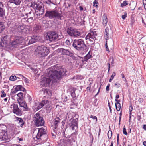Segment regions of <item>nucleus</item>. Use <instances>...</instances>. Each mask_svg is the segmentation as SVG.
Masks as SVG:
<instances>
[{"instance_id":"f257e3e1","label":"nucleus","mask_w":146,"mask_h":146,"mask_svg":"<svg viewBox=\"0 0 146 146\" xmlns=\"http://www.w3.org/2000/svg\"><path fill=\"white\" fill-rule=\"evenodd\" d=\"M48 71V77L47 78L43 77L41 79L40 82L41 85L47 87L49 86L50 83L57 82L62 76L66 75V69L59 65L57 64L52 66Z\"/></svg>"},{"instance_id":"f03ea898","label":"nucleus","mask_w":146,"mask_h":146,"mask_svg":"<svg viewBox=\"0 0 146 146\" xmlns=\"http://www.w3.org/2000/svg\"><path fill=\"white\" fill-rule=\"evenodd\" d=\"M34 135L38 139H41L43 141H46L48 138L46 130L43 128L35 129L33 133V136Z\"/></svg>"},{"instance_id":"7ed1b4c3","label":"nucleus","mask_w":146,"mask_h":146,"mask_svg":"<svg viewBox=\"0 0 146 146\" xmlns=\"http://www.w3.org/2000/svg\"><path fill=\"white\" fill-rule=\"evenodd\" d=\"M45 16L50 19H56L60 20L63 18L61 12L56 8L52 11H46Z\"/></svg>"},{"instance_id":"20e7f679","label":"nucleus","mask_w":146,"mask_h":146,"mask_svg":"<svg viewBox=\"0 0 146 146\" xmlns=\"http://www.w3.org/2000/svg\"><path fill=\"white\" fill-rule=\"evenodd\" d=\"M72 46L77 50L86 51V46L81 39L75 40L73 41Z\"/></svg>"},{"instance_id":"39448f33","label":"nucleus","mask_w":146,"mask_h":146,"mask_svg":"<svg viewBox=\"0 0 146 146\" xmlns=\"http://www.w3.org/2000/svg\"><path fill=\"white\" fill-rule=\"evenodd\" d=\"M23 93L22 92H20L17 94L18 97L17 98V100L20 107L22 108L21 110L23 111H27L28 108L27 107V104L23 102Z\"/></svg>"},{"instance_id":"423d86ee","label":"nucleus","mask_w":146,"mask_h":146,"mask_svg":"<svg viewBox=\"0 0 146 146\" xmlns=\"http://www.w3.org/2000/svg\"><path fill=\"white\" fill-rule=\"evenodd\" d=\"M36 52L40 57L47 56L49 52L47 48L44 45L38 47L36 50Z\"/></svg>"},{"instance_id":"0eeeda50","label":"nucleus","mask_w":146,"mask_h":146,"mask_svg":"<svg viewBox=\"0 0 146 146\" xmlns=\"http://www.w3.org/2000/svg\"><path fill=\"white\" fill-rule=\"evenodd\" d=\"M33 121L37 127L43 126L44 123L43 118L38 113L34 115Z\"/></svg>"},{"instance_id":"6e6552de","label":"nucleus","mask_w":146,"mask_h":146,"mask_svg":"<svg viewBox=\"0 0 146 146\" xmlns=\"http://www.w3.org/2000/svg\"><path fill=\"white\" fill-rule=\"evenodd\" d=\"M59 36L56 32L50 31L47 33L46 37L47 40L52 42L59 40Z\"/></svg>"},{"instance_id":"1a4fd4ad","label":"nucleus","mask_w":146,"mask_h":146,"mask_svg":"<svg viewBox=\"0 0 146 146\" xmlns=\"http://www.w3.org/2000/svg\"><path fill=\"white\" fill-rule=\"evenodd\" d=\"M48 103V101L46 100H43L41 102L35 103L33 106V108L35 111H37Z\"/></svg>"},{"instance_id":"9d476101","label":"nucleus","mask_w":146,"mask_h":146,"mask_svg":"<svg viewBox=\"0 0 146 146\" xmlns=\"http://www.w3.org/2000/svg\"><path fill=\"white\" fill-rule=\"evenodd\" d=\"M12 40H11V45L13 47H17L20 45L22 42V38L18 36L12 37Z\"/></svg>"},{"instance_id":"9b49d317","label":"nucleus","mask_w":146,"mask_h":146,"mask_svg":"<svg viewBox=\"0 0 146 146\" xmlns=\"http://www.w3.org/2000/svg\"><path fill=\"white\" fill-rule=\"evenodd\" d=\"M67 31L68 35L72 37H77L80 35L79 32L72 28H68Z\"/></svg>"},{"instance_id":"f8f14e48","label":"nucleus","mask_w":146,"mask_h":146,"mask_svg":"<svg viewBox=\"0 0 146 146\" xmlns=\"http://www.w3.org/2000/svg\"><path fill=\"white\" fill-rule=\"evenodd\" d=\"M97 35L95 31H91L85 37L86 40L89 39L90 41L93 42L96 39V36Z\"/></svg>"},{"instance_id":"ddd939ff","label":"nucleus","mask_w":146,"mask_h":146,"mask_svg":"<svg viewBox=\"0 0 146 146\" xmlns=\"http://www.w3.org/2000/svg\"><path fill=\"white\" fill-rule=\"evenodd\" d=\"M10 108H13V111L14 114L17 115H20L22 114V112L18 108V105L17 104H13L11 105Z\"/></svg>"},{"instance_id":"4468645a","label":"nucleus","mask_w":146,"mask_h":146,"mask_svg":"<svg viewBox=\"0 0 146 146\" xmlns=\"http://www.w3.org/2000/svg\"><path fill=\"white\" fill-rule=\"evenodd\" d=\"M9 138L7 137V131L2 130L0 133V141H5L7 142Z\"/></svg>"},{"instance_id":"2eb2a0df","label":"nucleus","mask_w":146,"mask_h":146,"mask_svg":"<svg viewBox=\"0 0 146 146\" xmlns=\"http://www.w3.org/2000/svg\"><path fill=\"white\" fill-rule=\"evenodd\" d=\"M72 125L70 126V129L72 131H75L72 134L76 135L77 134V131H76L78 128L77 126V122L76 120L73 119L72 122Z\"/></svg>"},{"instance_id":"dca6fc26","label":"nucleus","mask_w":146,"mask_h":146,"mask_svg":"<svg viewBox=\"0 0 146 146\" xmlns=\"http://www.w3.org/2000/svg\"><path fill=\"white\" fill-rule=\"evenodd\" d=\"M60 119L57 117L54 119L52 122L51 125L55 129H57L58 127L60 124Z\"/></svg>"},{"instance_id":"f3484780","label":"nucleus","mask_w":146,"mask_h":146,"mask_svg":"<svg viewBox=\"0 0 146 146\" xmlns=\"http://www.w3.org/2000/svg\"><path fill=\"white\" fill-rule=\"evenodd\" d=\"M60 51H61L62 54L68 55L70 57L74 56L73 53L71 52L69 49L62 48L60 49Z\"/></svg>"},{"instance_id":"a211bd4d","label":"nucleus","mask_w":146,"mask_h":146,"mask_svg":"<svg viewBox=\"0 0 146 146\" xmlns=\"http://www.w3.org/2000/svg\"><path fill=\"white\" fill-rule=\"evenodd\" d=\"M60 143L61 145H63L64 146H71L70 141L66 138L61 139Z\"/></svg>"},{"instance_id":"6ab92c4d","label":"nucleus","mask_w":146,"mask_h":146,"mask_svg":"<svg viewBox=\"0 0 146 146\" xmlns=\"http://www.w3.org/2000/svg\"><path fill=\"white\" fill-rule=\"evenodd\" d=\"M23 26L19 24L16 25L14 26V29L15 31L17 32L18 33H21L22 29H23Z\"/></svg>"},{"instance_id":"aec40b11","label":"nucleus","mask_w":146,"mask_h":146,"mask_svg":"<svg viewBox=\"0 0 146 146\" xmlns=\"http://www.w3.org/2000/svg\"><path fill=\"white\" fill-rule=\"evenodd\" d=\"M36 9L39 15L43 14L44 12V8L42 6L39 5Z\"/></svg>"},{"instance_id":"412c9836","label":"nucleus","mask_w":146,"mask_h":146,"mask_svg":"<svg viewBox=\"0 0 146 146\" xmlns=\"http://www.w3.org/2000/svg\"><path fill=\"white\" fill-rule=\"evenodd\" d=\"M92 57V52L90 51L84 57V58L83 60H82V61L83 62L84 61L87 62L89 59L91 58Z\"/></svg>"},{"instance_id":"4be33fe9","label":"nucleus","mask_w":146,"mask_h":146,"mask_svg":"<svg viewBox=\"0 0 146 146\" xmlns=\"http://www.w3.org/2000/svg\"><path fill=\"white\" fill-rule=\"evenodd\" d=\"M5 10L3 9V5L0 2V17H3L5 14Z\"/></svg>"},{"instance_id":"5701e85b","label":"nucleus","mask_w":146,"mask_h":146,"mask_svg":"<svg viewBox=\"0 0 146 146\" xmlns=\"http://www.w3.org/2000/svg\"><path fill=\"white\" fill-rule=\"evenodd\" d=\"M23 29H22L21 34H27L29 33V28L27 26H23Z\"/></svg>"},{"instance_id":"b1692460","label":"nucleus","mask_w":146,"mask_h":146,"mask_svg":"<svg viewBox=\"0 0 146 146\" xmlns=\"http://www.w3.org/2000/svg\"><path fill=\"white\" fill-rule=\"evenodd\" d=\"M17 122V123L19 127H22L24 124L23 120L21 118L17 117L16 118Z\"/></svg>"},{"instance_id":"393cba45","label":"nucleus","mask_w":146,"mask_h":146,"mask_svg":"<svg viewBox=\"0 0 146 146\" xmlns=\"http://www.w3.org/2000/svg\"><path fill=\"white\" fill-rule=\"evenodd\" d=\"M102 24L104 26H106L108 22V19L106 15L104 14L102 16Z\"/></svg>"},{"instance_id":"a878e982","label":"nucleus","mask_w":146,"mask_h":146,"mask_svg":"<svg viewBox=\"0 0 146 146\" xmlns=\"http://www.w3.org/2000/svg\"><path fill=\"white\" fill-rule=\"evenodd\" d=\"M29 5L30 6V7L33 8L34 9H36L39 6L37 3L35 1L32 2L31 3H29Z\"/></svg>"},{"instance_id":"bb28decb","label":"nucleus","mask_w":146,"mask_h":146,"mask_svg":"<svg viewBox=\"0 0 146 146\" xmlns=\"http://www.w3.org/2000/svg\"><path fill=\"white\" fill-rule=\"evenodd\" d=\"M15 86V89H16V90L17 91H24L25 90V88L21 85L16 86Z\"/></svg>"},{"instance_id":"cd10ccee","label":"nucleus","mask_w":146,"mask_h":146,"mask_svg":"<svg viewBox=\"0 0 146 146\" xmlns=\"http://www.w3.org/2000/svg\"><path fill=\"white\" fill-rule=\"evenodd\" d=\"M9 2L14 3L16 5H19L21 2V0H9Z\"/></svg>"},{"instance_id":"c85d7f7f","label":"nucleus","mask_w":146,"mask_h":146,"mask_svg":"<svg viewBox=\"0 0 146 146\" xmlns=\"http://www.w3.org/2000/svg\"><path fill=\"white\" fill-rule=\"evenodd\" d=\"M35 36H32L31 37V38L30 39V40H29V43L31 44H32L33 43L35 42H36V40H37V38H35Z\"/></svg>"},{"instance_id":"c756f323","label":"nucleus","mask_w":146,"mask_h":146,"mask_svg":"<svg viewBox=\"0 0 146 146\" xmlns=\"http://www.w3.org/2000/svg\"><path fill=\"white\" fill-rule=\"evenodd\" d=\"M40 28V26L38 25H36L34 27L33 31L34 32L37 33L38 32Z\"/></svg>"},{"instance_id":"7c9ffc66","label":"nucleus","mask_w":146,"mask_h":146,"mask_svg":"<svg viewBox=\"0 0 146 146\" xmlns=\"http://www.w3.org/2000/svg\"><path fill=\"white\" fill-rule=\"evenodd\" d=\"M129 6H130V8L132 10H133L135 9V3L133 1L131 2L129 4Z\"/></svg>"},{"instance_id":"2f4dec72","label":"nucleus","mask_w":146,"mask_h":146,"mask_svg":"<svg viewBox=\"0 0 146 146\" xmlns=\"http://www.w3.org/2000/svg\"><path fill=\"white\" fill-rule=\"evenodd\" d=\"M121 105L120 104H115L116 108L117 111H119L120 110L121 108Z\"/></svg>"},{"instance_id":"473e14b6","label":"nucleus","mask_w":146,"mask_h":146,"mask_svg":"<svg viewBox=\"0 0 146 146\" xmlns=\"http://www.w3.org/2000/svg\"><path fill=\"white\" fill-rule=\"evenodd\" d=\"M17 78H19L18 77H17L15 76H11L10 77L9 80L11 81H14Z\"/></svg>"},{"instance_id":"72a5a7b5","label":"nucleus","mask_w":146,"mask_h":146,"mask_svg":"<svg viewBox=\"0 0 146 146\" xmlns=\"http://www.w3.org/2000/svg\"><path fill=\"white\" fill-rule=\"evenodd\" d=\"M112 133L111 131H109L108 133V136L109 139H110L112 137Z\"/></svg>"},{"instance_id":"f704fd0d","label":"nucleus","mask_w":146,"mask_h":146,"mask_svg":"<svg viewBox=\"0 0 146 146\" xmlns=\"http://www.w3.org/2000/svg\"><path fill=\"white\" fill-rule=\"evenodd\" d=\"M128 4V3L127 2V1H125L123 2L121 5V6L122 7L124 6H126Z\"/></svg>"},{"instance_id":"c9c22d12","label":"nucleus","mask_w":146,"mask_h":146,"mask_svg":"<svg viewBox=\"0 0 146 146\" xmlns=\"http://www.w3.org/2000/svg\"><path fill=\"white\" fill-rule=\"evenodd\" d=\"M18 76H20L23 78L22 79L24 80L26 83H28V79L26 78L25 77H24L23 76V75H21L20 74H19L18 75Z\"/></svg>"},{"instance_id":"e433bc0d","label":"nucleus","mask_w":146,"mask_h":146,"mask_svg":"<svg viewBox=\"0 0 146 146\" xmlns=\"http://www.w3.org/2000/svg\"><path fill=\"white\" fill-rule=\"evenodd\" d=\"M17 91L14 88V89L12 90L11 92L10 95L11 96H13L16 93Z\"/></svg>"},{"instance_id":"4c0bfd02","label":"nucleus","mask_w":146,"mask_h":146,"mask_svg":"<svg viewBox=\"0 0 146 146\" xmlns=\"http://www.w3.org/2000/svg\"><path fill=\"white\" fill-rule=\"evenodd\" d=\"M115 75H116V74L115 72H113V74H112V75L111 76L110 78V79L109 80L110 82H111V81L113 79L114 77L115 76Z\"/></svg>"},{"instance_id":"58836bf2","label":"nucleus","mask_w":146,"mask_h":146,"mask_svg":"<svg viewBox=\"0 0 146 146\" xmlns=\"http://www.w3.org/2000/svg\"><path fill=\"white\" fill-rule=\"evenodd\" d=\"M26 21L29 22H31L33 20V17L31 16L29 17L27 19Z\"/></svg>"},{"instance_id":"ea45409f","label":"nucleus","mask_w":146,"mask_h":146,"mask_svg":"<svg viewBox=\"0 0 146 146\" xmlns=\"http://www.w3.org/2000/svg\"><path fill=\"white\" fill-rule=\"evenodd\" d=\"M5 27L4 25L0 23V33H1L4 30Z\"/></svg>"},{"instance_id":"a19ab883","label":"nucleus","mask_w":146,"mask_h":146,"mask_svg":"<svg viewBox=\"0 0 146 146\" xmlns=\"http://www.w3.org/2000/svg\"><path fill=\"white\" fill-rule=\"evenodd\" d=\"M109 33H104V37L105 39L108 40L109 38Z\"/></svg>"},{"instance_id":"79ce46f5","label":"nucleus","mask_w":146,"mask_h":146,"mask_svg":"<svg viewBox=\"0 0 146 146\" xmlns=\"http://www.w3.org/2000/svg\"><path fill=\"white\" fill-rule=\"evenodd\" d=\"M123 134H124L126 135H127V133L126 131V128H125V126H124V127H123Z\"/></svg>"},{"instance_id":"37998d69","label":"nucleus","mask_w":146,"mask_h":146,"mask_svg":"<svg viewBox=\"0 0 146 146\" xmlns=\"http://www.w3.org/2000/svg\"><path fill=\"white\" fill-rule=\"evenodd\" d=\"M30 68L35 73H37L38 72L37 70L35 68L32 67L31 68Z\"/></svg>"},{"instance_id":"c03bdc74","label":"nucleus","mask_w":146,"mask_h":146,"mask_svg":"<svg viewBox=\"0 0 146 146\" xmlns=\"http://www.w3.org/2000/svg\"><path fill=\"white\" fill-rule=\"evenodd\" d=\"M108 42V41L107 40H106V44H105V46H106V50L107 51H110L108 49V46L107 45V42Z\"/></svg>"},{"instance_id":"a18cd8bd","label":"nucleus","mask_w":146,"mask_h":146,"mask_svg":"<svg viewBox=\"0 0 146 146\" xmlns=\"http://www.w3.org/2000/svg\"><path fill=\"white\" fill-rule=\"evenodd\" d=\"M27 15H23L22 16H21V19H24L25 21H26V19H27L28 17H27Z\"/></svg>"},{"instance_id":"49530a36","label":"nucleus","mask_w":146,"mask_h":146,"mask_svg":"<svg viewBox=\"0 0 146 146\" xmlns=\"http://www.w3.org/2000/svg\"><path fill=\"white\" fill-rule=\"evenodd\" d=\"M90 118H92L94 120L96 119V122H97V119L96 116L91 115L90 116Z\"/></svg>"},{"instance_id":"de8ad7c7","label":"nucleus","mask_w":146,"mask_h":146,"mask_svg":"<svg viewBox=\"0 0 146 146\" xmlns=\"http://www.w3.org/2000/svg\"><path fill=\"white\" fill-rule=\"evenodd\" d=\"M127 13L125 12V14L124 15H123L122 16V18L123 20H124L125 19L126 17H127Z\"/></svg>"},{"instance_id":"09e8293b","label":"nucleus","mask_w":146,"mask_h":146,"mask_svg":"<svg viewBox=\"0 0 146 146\" xmlns=\"http://www.w3.org/2000/svg\"><path fill=\"white\" fill-rule=\"evenodd\" d=\"M109 33V29L108 27H106L105 31V32L104 33Z\"/></svg>"},{"instance_id":"8fccbe9b","label":"nucleus","mask_w":146,"mask_h":146,"mask_svg":"<svg viewBox=\"0 0 146 146\" xmlns=\"http://www.w3.org/2000/svg\"><path fill=\"white\" fill-rule=\"evenodd\" d=\"M75 90H72V91L71 93V95L73 97H75Z\"/></svg>"},{"instance_id":"3c124183","label":"nucleus","mask_w":146,"mask_h":146,"mask_svg":"<svg viewBox=\"0 0 146 146\" xmlns=\"http://www.w3.org/2000/svg\"><path fill=\"white\" fill-rule=\"evenodd\" d=\"M110 84H108L106 88V90L107 91H109L110 90Z\"/></svg>"},{"instance_id":"603ef678","label":"nucleus","mask_w":146,"mask_h":146,"mask_svg":"<svg viewBox=\"0 0 146 146\" xmlns=\"http://www.w3.org/2000/svg\"><path fill=\"white\" fill-rule=\"evenodd\" d=\"M32 14V12H30L29 13H27L26 15H27V17H29L31 16L32 15H31Z\"/></svg>"},{"instance_id":"864d4df0","label":"nucleus","mask_w":146,"mask_h":146,"mask_svg":"<svg viewBox=\"0 0 146 146\" xmlns=\"http://www.w3.org/2000/svg\"><path fill=\"white\" fill-rule=\"evenodd\" d=\"M129 113H131V111L133 110V107L132 105H131L129 106Z\"/></svg>"},{"instance_id":"5fc2aeb1","label":"nucleus","mask_w":146,"mask_h":146,"mask_svg":"<svg viewBox=\"0 0 146 146\" xmlns=\"http://www.w3.org/2000/svg\"><path fill=\"white\" fill-rule=\"evenodd\" d=\"M120 85L119 83L117 82L115 84L114 86L116 87L117 88H119L120 87Z\"/></svg>"},{"instance_id":"6e6d98bb","label":"nucleus","mask_w":146,"mask_h":146,"mask_svg":"<svg viewBox=\"0 0 146 146\" xmlns=\"http://www.w3.org/2000/svg\"><path fill=\"white\" fill-rule=\"evenodd\" d=\"M108 72L109 73L110 72V64L109 63H108Z\"/></svg>"},{"instance_id":"4d7b16f0","label":"nucleus","mask_w":146,"mask_h":146,"mask_svg":"<svg viewBox=\"0 0 146 146\" xmlns=\"http://www.w3.org/2000/svg\"><path fill=\"white\" fill-rule=\"evenodd\" d=\"M121 76L122 77V78L123 79H124V80L125 81V82H126V79L125 78V76L123 74H121Z\"/></svg>"},{"instance_id":"13d9d810","label":"nucleus","mask_w":146,"mask_h":146,"mask_svg":"<svg viewBox=\"0 0 146 146\" xmlns=\"http://www.w3.org/2000/svg\"><path fill=\"white\" fill-rule=\"evenodd\" d=\"M115 101L117 102H116L115 103V104H120V100H118L117 99H115Z\"/></svg>"},{"instance_id":"bf43d9fd","label":"nucleus","mask_w":146,"mask_h":146,"mask_svg":"<svg viewBox=\"0 0 146 146\" xmlns=\"http://www.w3.org/2000/svg\"><path fill=\"white\" fill-rule=\"evenodd\" d=\"M65 42L66 44L68 45H69L70 44V42L68 40H67Z\"/></svg>"},{"instance_id":"052dcab7","label":"nucleus","mask_w":146,"mask_h":146,"mask_svg":"<svg viewBox=\"0 0 146 146\" xmlns=\"http://www.w3.org/2000/svg\"><path fill=\"white\" fill-rule=\"evenodd\" d=\"M42 91H44V93L45 92H46V93H48V92L49 91L48 90H47L46 89H44V88H43V89H42Z\"/></svg>"},{"instance_id":"680f3d73","label":"nucleus","mask_w":146,"mask_h":146,"mask_svg":"<svg viewBox=\"0 0 146 146\" xmlns=\"http://www.w3.org/2000/svg\"><path fill=\"white\" fill-rule=\"evenodd\" d=\"M135 20L134 19H131V25L132 26L133 24L135 22Z\"/></svg>"},{"instance_id":"e2e57ef3","label":"nucleus","mask_w":146,"mask_h":146,"mask_svg":"<svg viewBox=\"0 0 146 146\" xmlns=\"http://www.w3.org/2000/svg\"><path fill=\"white\" fill-rule=\"evenodd\" d=\"M122 111H120V113L119 114V115H120V116H119V119H120V121H121V116H122Z\"/></svg>"},{"instance_id":"0e129e2a","label":"nucleus","mask_w":146,"mask_h":146,"mask_svg":"<svg viewBox=\"0 0 146 146\" xmlns=\"http://www.w3.org/2000/svg\"><path fill=\"white\" fill-rule=\"evenodd\" d=\"M97 3H98L97 2H96V1H94L93 2V6H94L97 7V5H96V4H97Z\"/></svg>"},{"instance_id":"69168bd1","label":"nucleus","mask_w":146,"mask_h":146,"mask_svg":"<svg viewBox=\"0 0 146 146\" xmlns=\"http://www.w3.org/2000/svg\"><path fill=\"white\" fill-rule=\"evenodd\" d=\"M6 93H4V94H3L1 95V97H5L6 96Z\"/></svg>"},{"instance_id":"338daca9","label":"nucleus","mask_w":146,"mask_h":146,"mask_svg":"<svg viewBox=\"0 0 146 146\" xmlns=\"http://www.w3.org/2000/svg\"><path fill=\"white\" fill-rule=\"evenodd\" d=\"M138 101L139 102L141 103L143 102V100L142 98H139Z\"/></svg>"},{"instance_id":"774afa93","label":"nucleus","mask_w":146,"mask_h":146,"mask_svg":"<svg viewBox=\"0 0 146 146\" xmlns=\"http://www.w3.org/2000/svg\"><path fill=\"white\" fill-rule=\"evenodd\" d=\"M143 128L145 130H146V125H144Z\"/></svg>"}]
</instances>
